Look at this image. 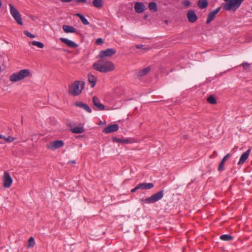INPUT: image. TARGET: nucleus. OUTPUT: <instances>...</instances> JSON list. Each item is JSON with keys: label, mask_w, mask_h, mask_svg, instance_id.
Instances as JSON below:
<instances>
[{"label": "nucleus", "mask_w": 252, "mask_h": 252, "mask_svg": "<svg viewBox=\"0 0 252 252\" xmlns=\"http://www.w3.org/2000/svg\"><path fill=\"white\" fill-rule=\"evenodd\" d=\"M112 140L114 142L117 143H122L125 144H128L130 142V141L129 139H124V138H118L117 137H113Z\"/></svg>", "instance_id": "nucleus-21"}, {"label": "nucleus", "mask_w": 252, "mask_h": 252, "mask_svg": "<svg viewBox=\"0 0 252 252\" xmlns=\"http://www.w3.org/2000/svg\"><path fill=\"white\" fill-rule=\"evenodd\" d=\"M183 4L186 7H189L190 4V1L188 0H185L183 2Z\"/></svg>", "instance_id": "nucleus-36"}, {"label": "nucleus", "mask_w": 252, "mask_h": 252, "mask_svg": "<svg viewBox=\"0 0 252 252\" xmlns=\"http://www.w3.org/2000/svg\"><path fill=\"white\" fill-rule=\"evenodd\" d=\"M63 29L66 33L74 32L76 29L72 26L64 25L63 26Z\"/></svg>", "instance_id": "nucleus-20"}, {"label": "nucleus", "mask_w": 252, "mask_h": 252, "mask_svg": "<svg viewBox=\"0 0 252 252\" xmlns=\"http://www.w3.org/2000/svg\"><path fill=\"white\" fill-rule=\"evenodd\" d=\"M148 8L150 11L157 12L158 10V5L155 2H151L149 3Z\"/></svg>", "instance_id": "nucleus-23"}, {"label": "nucleus", "mask_w": 252, "mask_h": 252, "mask_svg": "<svg viewBox=\"0 0 252 252\" xmlns=\"http://www.w3.org/2000/svg\"><path fill=\"white\" fill-rule=\"evenodd\" d=\"M29 44H32V45L36 46L39 48H43L44 46L42 42L37 41H33L30 42Z\"/></svg>", "instance_id": "nucleus-29"}, {"label": "nucleus", "mask_w": 252, "mask_h": 252, "mask_svg": "<svg viewBox=\"0 0 252 252\" xmlns=\"http://www.w3.org/2000/svg\"><path fill=\"white\" fill-rule=\"evenodd\" d=\"M88 81L91 84V87L93 88L95 85L96 78L92 74H89Z\"/></svg>", "instance_id": "nucleus-24"}, {"label": "nucleus", "mask_w": 252, "mask_h": 252, "mask_svg": "<svg viewBox=\"0 0 252 252\" xmlns=\"http://www.w3.org/2000/svg\"><path fill=\"white\" fill-rule=\"evenodd\" d=\"M75 161L74 160H70L68 162V163H75Z\"/></svg>", "instance_id": "nucleus-43"}, {"label": "nucleus", "mask_w": 252, "mask_h": 252, "mask_svg": "<svg viewBox=\"0 0 252 252\" xmlns=\"http://www.w3.org/2000/svg\"><path fill=\"white\" fill-rule=\"evenodd\" d=\"M119 129V126L114 124L108 126L103 129V132L105 133H109L113 132L118 131Z\"/></svg>", "instance_id": "nucleus-12"}, {"label": "nucleus", "mask_w": 252, "mask_h": 252, "mask_svg": "<svg viewBox=\"0 0 252 252\" xmlns=\"http://www.w3.org/2000/svg\"><path fill=\"white\" fill-rule=\"evenodd\" d=\"M231 157V154H227L222 159L221 161H220L219 167H218V170L219 171H222L224 170V163L225 161Z\"/></svg>", "instance_id": "nucleus-17"}, {"label": "nucleus", "mask_w": 252, "mask_h": 252, "mask_svg": "<svg viewBox=\"0 0 252 252\" xmlns=\"http://www.w3.org/2000/svg\"><path fill=\"white\" fill-rule=\"evenodd\" d=\"M136 47L137 49H145V48H144V46L143 45H141V44L136 45Z\"/></svg>", "instance_id": "nucleus-39"}, {"label": "nucleus", "mask_w": 252, "mask_h": 252, "mask_svg": "<svg viewBox=\"0 0 252 252\" xmlns=\"http://www.w3.org/2000/svg\"><path fill=\"white\" fill-rule=\"evenodd\" d=\"M86 2V0H80V2L85 3Z\"/></svg>", "instance_id": "nucleus-46"}, {"label": "nucleus", "mask_w": 252, "mask_h": 252, "mask_svg": "<svg viewBox=\"0 0 252 252\" xmlns=\"http://www.w3.org/2000/svg\"><path fill=\"white\" fill-rule=\"evenodd\" d=\"M244 0H230L229 2L226 3L223 6V9L225 10H230L234 7H238Z\"/></svg>", "instance_id": "nucleus-5"}, {"label": "nucleus", "mask_w": 252, "mask_h": 252, "mask_svg": "<svg viewBox=\"0 0 252 252\" xmlns=\"http://www.w3.org/2000/svg\"><path fill=\"white\" fill-rule=\"evenodd\" d=\"M148 16L147 15H145L144 16V19H146L147 18Z\"/></svg>", "instance_id": "nucleus-47"}, {"label": "nucleus", "mask_w": 252, "mask_h": 252, "mask_svg": "<svg viewBox=\"0 0 252 252\" xmlns=\"http://www.w3.org/2000/svg\"><path fill=\"white\" fill-rule=\"evenodd\" d=\"M24 33L26 35H27V36H28L29 37H31V38H34L35 37V35L34 34H32L31 33H30V32H29L27 31H24Z\"/></svg>", "instance_id": "nucleus-34"}, {"label": "nucleus", "mask_w": 252, "mask_h": 252, "mask_svg": "<svg viewBox=\"0 0 252 252\" xmlns=\"http://www.w3.org/2000/svg\"><path fill=\"white\" fill-rule=\"evenodd\" d=\"M93 67L94 70L100 72L106 73L114 70L115 65L110 61H104L103 59H100L94 63Z\"/></svg>", "instance_id": "nucleus-1"}, {"label": "nucleus", "mask_w": 252, "mask_h": 252, "mask_svg": "<svg viewBox=\"0 0 252 252\" xmlns=\"http://www.w3.org/2000/svg\"><path fill=\"white\" fill-rule=\"evenodd\" d=\"M207 101L212 104H215L217 103L215 98L212 95H210L207 99Z\"/></svg>", "instance_id": "nucleus-30"}, {"label": "nucleus", "mask_w": 252, "mask_h": 252, "mask_svg": "<svg viewBox=\"0 0 252 252\" xmlns=\"http://www.w3.org/2000/svg\"><path fill=\"white\" fill-rule=\"evenodd\" d=\"M93 102L94 106L96 107L95 110H104L105 109L104 105L102 104L99 99L96 96H94L93 98Z\"/></svg>", "instance_id": "nucleus-13"}, {"label": "nucleus", "mask_w": 252, "mask_h": 252, "mask_svg": "<svg viewBox=\"0 0 252 252\" xmlns=\"http://www.w3.org/2000/svg\"><path fill=\"white\" fill-rule=\"evenodd\" d=\"M12 182L13 180L10 177V174L8 172H5L3 176V187L5 188H9L11 186Z\"/></svg>", "instance_id": "nucleus-9"}, {"label": "nucleus", "mask_w": 252, "mask_h": 252, "mask_svg": "<svg viewBox=\"0 0 252 252\" xmlns=\"http://www.w3.org/2000/svg\"><path fill=\"white\" fill-rule=\"evenodd\" d=\"M150 69L151 68L150 67L142 69L136 73L135 77L138 78H140L141 77L146 75L150 71Z\"/></svg>", "instance_id": "nucleus-19"}, {"label": "nucleus", "mask_w": 252, "mask_h": 252, "mask_svg": "<svg viewBox=\"0 0 252 252\" xmlns=\"http://www.w3.org/2000/svg\"><path fill=\"white\" fill-rule=\"evenodd\" d=\"M167 20H166V21H165V23H167Z\"/></svg>", "instance_id": "nucleus-51"}, {"label": "nucleus", "mask_w": 252, "mask_h": 252, "mask_svg": "<svg viewBox=\"0 0 252 252\" xmlns=\"http://www.w3.org/2000/svg\"><path fill=\"white\" fill-rule=\"evenodd\" d=\"M139 189L142 190L150 189L154 187L152 183H142L138 184Z\"/></svg>", "instance_id": "nucleus-18"}, {"label": "nucleus", "mask_w": 252, "mask_h": 252, "mask_svg": "<svg viewBox=\"0 0 252 252\" xmlns=\"http://www.w3.org/2000/svg\"><path fill=\"white\" fill-rule=\"evenodd\" d=\"M31 76V73L29 69H22L17 73L12 74L9 77V80L12 82H16L24 79L25 78Z\"/></svg>", "instance_id": "nucleus-2"}, {"label": "nucleus", "mask_w": 252, "mask_h": 252, "mask_svg": "<svg viewBox=\"0 0 252 252\" xmlns=\"http://www.w3.org/2000/svg\"><path fill=\"white\" fill-rule=\"evenodd\" d=\"M134 10L137 13H141L146 9L145 5L141 2H136L134 4Z\"/></svg>", "instance_id": "nucleus-14"}, {"label": "nucleus", "mask_w": 252, "mask_h": 252, "mask_svg": "<svg viewBox=\"0 0 252 252\" xmlns=\"http://www.w3.org/2000/svg\"><path fill=\"white\" fill-rule=\"evenodd\" d=\"M62 2H69L72 1V0H60Z\"/></svg>", "instance_id": "nucleus-41"}, {"label": "nucleus", "mask_w": 252, "mask_h": 252, "mask_svg": "<svg viewBox=\"0 0 252 252\" xmlns=\"http://www.w3.org/2000/svg\"><path fill=\"white\" fill-rule=\"evenodd\" d=\"M251 152V149H248L247 151L244 153L241 156L238 164H243L245 161L248 158Z\"/></svg>", "instance_id": "nucleus-16"}, {"label": "nucleus", "mask_w": 252, "mask_h": 252, "mask_svg": "<svg viewBox=\"0 0 252 252\" xmlns=\"http://www.w3.org/2000/svg\"><path fill=\"white\" fill-rule=\"evenodd\" d=\"M220 8L221 7H219L208 14L206 20L207 24H210L215 19L216 15L220 12Z\"/></svg>", "instance_id": "nucleus-10"}, {"label": "nucleus", "mask_w": 252, "mask_h": 252, "mask_svg": "<svg viewBox=\"0 0 252 252\" xmlns=\"http://www.w3.org/2000/svg\"><path fill=\"white\" fill-rule=\"evenodd\" d=\"M187 17L189 22L193 23L197 20V16L195 11L193 10H190L187 13Z\"/></svg>", "instance_id": "nucleus-11"}, {"label": "nucleus", "mask_w": 252, "mask_h": 252, "mask_svg": "<svg viewBox=\"0 0 252 252\" xmlns=\"http://www.w3.org/2000/svg\"><path fill=\"white\" fill-rule=\"evenodd\" d=\"M80 107L83 108L86 112L88 113H91L92 110L88 105L84 104L82 102H80Z\"/></svg>", "instance_id": "nucleus-27"}, {"label": "nucleus", "mask_w": 252, "mask_h": 252, "mask_svg": "<svg viewBox=\"0 0 252 252\" xmlns=\"http://www.w3.org/2000/svg\"><path fill=\"white\" fill-rule=\"evenodd\" d=\"M93 4L94 7L100 8L103 6V1L102 0H94Z\"/></svg>", "instance_id": "nucleus-26"}, {"label": "nucleus", "mask_w": 252, "mask_h": 252, "mask_svg": "<svg viewBox=\"0 0 252 252\" xmlns=\"http://www.w3.org/2000/svg\"><path fill=\"white\" fill-rule=\"evenodd\" d=\"M85 83L83 82H82L81 83V89H83L84 87Z\"/></svg>", "instance_id": "nucleus-42"}, {"label": "nucleus", "mask_w": 252, "mask_h": 252, "mask_svg": "<svg viewBox=\"0 0 252 252\" xmlns=\"http://www.w3.org/2000/svg\"><path fill=\"white\" fill-rule=\"evenodd\" d=\"M163 196V190H161L155 194H153L150 197L146 198L145 199L142 198L140 199V201L142 202V204L144 205L143 203L146 204L154 203L159 200H160Z\"/></svg>", "instance_id": "nucleus-3"}, {"label": "nucleus", "mask_w": 252, "mask_h": 252, "mask_svg": "<svg viewBox=\"0 0 252 252\" xmlns=\"http://www.w3.org/2000/svg\"><path fill=\"white\" fill-rule=\"evenodd\" d=\"M80 20L81 21L82 23L85 25H88L90 24V23L87 20V19L84 17V15L80 14Z\"/></svg>", "instance_id": "nucleus-31"}, {"label": "nucleus", "mask_w": 252, "mask_h": 252, "mask_svg": "<svg viewBox=\"0 0 252 252\" xmlns=\"http://www.w3.org/2000/svg\"><path fill=\"white\" fill-rule=\"evenodd\" d=\"M85 129H84L83 126L80 125V133H83Z\"/></svg>", "instance_id": "nucleus-40"}, {"label": "nucleus", "mask_w": 252, "mask_h": 252, "mask_svg": "<svg viewBox=\"0 0 252 252\" xmlns=\"http://www.w3.org/2000/svg\"><path fill=\"white\" fill-rule=\"evenodd\" d=\"M60 39L63 43L66 44L69 47L76 48L78 47V44L67 38L62 37L60 38Z\"/></svg>", "instance_id": "nucleus-15"}, {"label": "nucleus", "mask_w": 252, "mask_h": 252, "mask_svg": "<svg viewBox=\"0 0 252 252\" xmlns=\"http://www.w3.org/2000/svg\"><path fill=\"white\" fill-rule=\"evenodd\" d=\"M10 13L15 21L19 25H23L21 15L17 9L11 4H9Z\"/></svg>", "instance_id": "nucleus-4"}, {"label": "nucleus", "mask_w": 252, "mask_h": 252, "mask_svg": "<svg viewBox=\"0 0 252 252\" xmlns=\"http://www.w3.org/2000/svg\"><path fill=\"white\" fill-rule=\"evenodd\" d=\"M4 138H5V136H3L2 135H1L0 134V139H3Z\"/></svg>", "instance_id": "nucleus-44"}, {"label": "nucleus", "mask_w": 252, "mask_h": 252, "mask_svg": "<svg viewBox=\"0 0 252 252\" xmlns=\"http://www.w3.org/2000/svg\"><path fill=\"white\" fill-rule=\"evenodd\" d=\"M68 93L72 96L79 94V81H74L69 86Z\"/></svg>", "instance_id": "nucleus-6"}, {"label": "nucleus", "mask_w": 252, "mask_h": 252, "mask_svg": "<svg viewBox=\"0 0 252 252\" xmlns=\"http://www.w3.org/2000/svg\"><path fill=\"white\" fill-rule=\"evenodd\" d=\"M197 5L200 9H204L207 7L208 2L207 0H198Z\"/></svg>", "instance_id": "nucleus-22"}, {"label": "nucleus", "mask_w": 252, "mask_h": 252, "mask_svg": "<svg viewBox=\"0 0 252 252\" xmlns=\"http://www.w3.org/2000/svg\"><path fill=\"white\" fill-rule=\"evenodd\" d=\"M116 51L112 48H108L105 50L101 51L98 55L99 58L103 59L105 57H110L115 54Z\"/></svg>", "instance_id": "nucleus-7"}, {"label": "nucleus", "mask_w": 252, "mask_h": 252, "mask_svg": "<svg viewBox=\"0 0 252 252\" xmlns=\"http://www.w3.org/2000/svg\"><path fill=\"white\" fill-rule=\"evenodd\" d=\"M74 104L77 106V107H79V102H76L74 103Z\"/></svg>", "instance_id": "nucleus-45"}, {"label": "nucleus", "mask_w": 252, "mask_h": 252, "mask_svg": "<svg viewBox=\"0 0 252 252\" xmlns=\"http://www.w3.org/2000/svg\"><path fill=\"white\" fill-rule=\"evenodd\" d=\"M139 185L138 184L133 189H132L131 190V191L132 192H134L135 191H136L138 189H139Z\"/></svg>", "instance_id": "nucleus-38"}, {"label": "nucleus", "mask_w": 252, "mask_h": 252, "mask_svg": "<svg viewBox=\"0 0 252 252\" xmlns=\"http://www.w3.org/2000/svg\"><path fill=\"white\" fill-rule=\"evenodd\" d=\"M74 124H72L71 123H68L67 126L70 128V130L74 133H79V127L76 126L75 127L74 126Z\"/></svg>", "instance_id": "nucleus-25"}, {"label": "nucleus", "mask_w": 252, "mask_h": 252, "mask_svg": "<svg viewBox=\"0 0 252 252\" xmlns=\"http://www.w3.org/2000/svg\"><path fill=\"white\" fill-rule=\"evenodd\" d=\"M64 145V142L62 140H56L51 142L47 145V148L52 150H55L60 148Z\"/></svg>", "instance_id": "nucleus-8"}, {"label": "nucleus", "mask_w": 252, "mask_h": 252, "mask_svg": "<svg viewBox=\"0 0 252 252\" xmlns=\"http://www.w3.org/2000/svg\"><path fill=\"white\" fill-rule=\"evenodd\" d=\"M250 64L248 63H243L242 65L243 66V68L245 70H247L250 67Z\"/></svg>", "instance_id": "nucleus-37"}, {"label": "nucleus", "mask_w": 252, "mask_h": 252, "mask_svg": "<svg viewBox=\"0 0 252 252\" xmlns=\"http://www.w3.org/2000/svg\"><path fill=\"white\" fill-rule=\"evenodd\" d=\"M3 139L6 142H12L15 140V138L12 136H8V137H5Z\"/></svg>", "instance_id": "nucleus-33"}, {"label": "nucleus", "mask_w": 252, "mask_h": 252, "mask_svg": "<svg viewBox=\"0 0 252 252\" xmlns=\"http://www.w3.org/2000/svg\"><path fill=\"white\" fill-rule=\"evenodd\" d=\"M76 1L77 2H79V0H76Z\"/></svg>", "instance_id": "nucleus-52"}, {"label": "nucleus", "mask_w": 252, "mask_h": 252, "mask_svg": "<svg viewBox=\"0 0 252 252\" xmlns=\"http://www.w3.org/2000/svg\"><path fill=\"white\" fill-rule=\"evenodd\" d=\"M220 239L222 241H229L233 239V237L230 235L224 234L220 236Z\"/></svg>", "instance_id": "nucleus-28"}, {"label": "nucleus", "mask_w": 252, "mask_h": 252, "mask_svg": "<svg viewBox=\"0 0 252 252\" xmlns=\"http://www.w3.org/2000/svg\"><path fill=\"white\" fill-rule=\"evenodd\" d=\"M1 5H2V2H1V0H0V8L1 7Z\"/></svg>", "instance_id": "nucleus-48"}, {"label": "nucleus", "mask_w": 252, "mask_h": 252, "mask_svg": "<svg viewBox=\"0 0 252 252\" xmlns=\"http://www.w3.org/2000/svg\"><path fill=\"white\" fill-rule=\"evenodd\" d=\"M34 245L35 242L34 238L32 237H30L28 240V248H32Z\"/></svg>", "instance_id": "nucleus-32"}, {"label": "nucleus", "mask_w": 252, "mask_h": 252, "mask_svg": "<svg viewBox=\"0 0 252 252\" xmlns=\"http://www.w3.org/2000/svg\"><path fill=\"white\" fill-rule=\"evenodd\" d=\"M76 15L77 16L79 17V13H76Z\"/></svg>", "instance_id": "nucleus-49"}, {"label": "nucleus", "mask_w": 252, "mask_h": 252, "mask_svg": "<svg viewBox=\"0 0 252 252\" xmlns=\"http://www.w3.org/2000/svg\"><path fill=\"white\" fill-rule=\"evenodd\" d=\"M83 136H84V135H80V137H83Z\"/></svg>", "instance_id": "nucleus-50"}, {"label": "nucleus", "mask_w": 252, "mask_h": 252, "mask_svg": "<svg viewBox=\"0 0 252 252\" xmlns=\"http://www.w3.org/2000/svg\"><path fill=\"white\" fill-rule=\"evenodd\" d=\"M95 43L97 45H101L103 43V40L101 38H99L96 40Z\"/></svg>", "instance_id": "nucleus-35"}]
</instances>
